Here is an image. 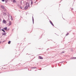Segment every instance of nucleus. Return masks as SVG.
<instances>
[{"label": "nucleus", "mask_w": 76, "mask_h": 76, "mask_svg": "<svg viewBox=\"0 0 76 76\" xmlns=\"http://www.w3.org/2000/svg\"><path fill=\"white\" fill-rule=\"evenodd\" d=\"M39 59H43V58L42 57H41V56H39Z\"/></svg>", "instance_id": "6"}, {"label": "nucleus", "mask_w": 76, "mask_h": 76, "mask_svg": "<svg viewBox=\"0 0 76 76\" xmlns=\"http://www.w3.org/2000/svg\"><path fill=\"white\" fill-rule=\"evenodd\" d=\"M1 43V42H0V44Z\"/></svg>", "instance_id": "15"}, {"label": "nucleus", "mask_w": 76, "mask_h": 76, "mask_svg": "<svg viewBox=\"0 0 76 76\" xmlns=\"http://www.w3.org/2000/svg\"><path fill=\"white\" fill-rule=\"evenodd\" d=\"M2 22H3V23H5V24L7 23V21H6L4 20H3Z\"/></svg>", "instance_id": "1"}, {"label": "nucleus", "mask_w": 76, "mask_h": 76, "mask_svg": "<svg viewBox=\"0 0 76 76\" xmlns=\"http://www.w3.org/2000/svg\"><path fill=\"white\" fill-rule=\"evenodd\" d=\"M9 24V26H10V25H12V22H11L10 21Z\"/></svg>", "instance_id": "4"}, {"label": "nucleus", "mask_w": 76, "mask_h": 76, "mask_svg": "<svg viewBox=\"0 0 76 76\" xmlns=\"http://www.w3.org/2000/svg\"><path fill=\"white\" fill-rule=\"evenodd\" d=\"M26 6L29 7V4L28 3H27L26 4Z\"/></svg>", "instance_id": "2"}, {"label": "nucleus", "mask_w": 76, "mask_h": 76, "mask_svg": "<svg viewBox=\"0 0 76 76\" xmlns=\"http://www.w3.org/2000/svg\"><path fill=\"white\" fill-rule=\"evenodd\" d=\"M1 7L2 8V9H4V7L3 6H1Z\"/></svg>", "instance_id": "8"}, {"label": "nucleus", "mask_w": 76, "mask_h": 76, "mask_svg": "<svg viewBox=\"0 0 76 76\" xmlns=\"http://www.w3.org/2000/svg\"><path fill=\"white\" fill-rule=\"evenodd\" d=\"M4 29L5 30H7V27H5V28H4Z\"/></svg>", "instance_id": "11"}, {"label": "nucleus", "mask_w": 76, "mask_h": 76, "mask_svg": "<svg viewBox=\"0 0 76 76\" xmlns=\"http://www.w3.org/2000/svg\"><path fill=\"white\" fill-rule=\"evenodd\" d=\"M6 35V33H4L2 34V35Z\"/></svg>", "instance_id": "12"}, {"label": "nucleus", "mask_w": 76, "mask_h": 76, "mask_svg": "<svg viewBox=\"0 0 76 76\" xmlns=\"http://www.w3.org/2000/svg\"><path fill=\"white\" fill-rule=\"evenodd\" d=\"M10 42H11L10 41H9L8 42V44H10Z\"/></svg>", "instance_id": "9"}, {"label": "nucleus", "mask_w": 76, "mask_h": 76, "mask_svg": "<svg viewBox=\"0 0 76 76\" xmlns=\"http://www.w3.org/2000/svg\"><path fill=\"white\" fill-rule=\"evenodd\" d=\"M28 7H27V6H26H26L25 7V8H24L25 9V10L27 9H28Z\"/></svg>", "instance_id": "3"}, {"label": "nucleus", "mask_w": 76, "mask_h": 76, "mask_svg": "<svg viewBox=\"0 0 76 76\" xmlns=\"http://www.w3.org/2000/svg\"><path fill=\"white\" fill-rule=\"evenodd\" d=\"M50 23L51 24V25H53V26H54V24H53V23L51 21H50Z\"/></svg>", "instance_id": "5"}, {"label": "nucleus", "mask_w": 76, "mask_h": 76, "mask_svg": "<svg viewBox=\"0 0 76 76\" xmlns=\"http://www.w3.org/2000/svg\"><path fill=\"white\" fill-rule=\"evenodd\" d=\"M13 3H16V1L15 0H13Z\"/></svg>", "instance_id": "7"}, {"label": "nucleus", "mask_w": 76, "mask_h": 76, "mask_svg": "<svg viewBox=\"0 0 76 76\" xmlns=\"http://www.w3.org/2000/svg\"><path fill=\"white\" fill-rule=\"evenodd\" d=\"M1 21V19L0 18V21Z\"/></svg>", "instance_id": "14"}, {"label": "nucleus", "mask_w": 76, "mask_h": 76, "mask_svg": "<svg viewBox=\"0 0 76 76\" xmlns=\"http://www.w3.org/2000/svg\"><path fill=\"white\" fill-rule=\"evenodd\" d=\"M5 0H2V1H4Z\"/></svg>", "instance_id": "13"}, {"label": "nucleus", "mask_w": 76, "mask_h": 76, "mask_svg": "<svg viewBox=\"0 0 76 76\" xmlns=\"http://www.w3.org/2000/svg\"><path fill=\"white\" fill-rule=\"evenodd\" d=\"M2 31H3L4 32H5V31L3 29H2Z\"/></svg>", "instance_id": "10"}]
</instances>
